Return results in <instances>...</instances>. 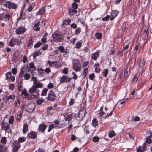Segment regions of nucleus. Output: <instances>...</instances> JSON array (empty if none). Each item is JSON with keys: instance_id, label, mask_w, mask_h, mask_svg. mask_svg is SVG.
Instances as JSON below:
<instances>
[{"instance_id": "nucleus-1", "label": "nucleus", "mask_w": 152, "mask_h": 152, "mask_svg": "<svg viewBox=\"0 0 152 152\" xmlns=\"http://www.w3.org/2000/svg\"><path fill=\"white\" fill-rule=\"evenodd\" d=\"M86 113L87 112L85 108L83 107L78 112L77 116L76 117V115H74V118L76 117V120L80 122L83 120Z\"/></svg>"}, {"instance_id": "nucleus-2", "label": "nucleus", "mask_w": 152, "mask_h": 152, "mask_svg": "<svg viewBox=\"0 0 152 152\" xmlns=\"http://www.w3.org/2000/svg\"><path fill=\"white\" fill-rule=\"evenodd\" d=\"M53 40H51V42H52L54 41L56 42H59L62 41L63 40V38L61 34H58L56 33H53L52 34Z\"/></svg>"}, {"instance_id": "nucleus-3", "label": "nucleus", "mask_w": 152, "mask_h": 152, "mask_svg": "<svg viewBox=\"0 0 152 152\" xmlns=\"http://www.w3.org/2000/svg\"><path fill=\"white\" fill-rule=\"evenodd\" d=\"M19 3V2L18 4H15L11 2L10 1H8L6 2L5 3L3 4V5L5 7L8 8L10 10L11 8L15 10L16 9Z\"/></svg>"}, {"instance_id": "nucleus-4", "label": "nucleus", "mask_w": 152, "mask_h": 152, "mask_svg": "<svg viewBox=\"0 0 152 152\" xmlns=\"http://www.w3.org/2000/svg\"><path fill=\"white\" fill-rule=\"evenodd\" d=\"M22 41L20 40L19 39L12 38L9 43V45L11 47H13L16 44L18 46H20L22 44Z\"/></svg>"}, {"instance_id": "nucleus-5", "label": "nucleus", "mask_w": 152, "mask_h": 152, "mask_svg": "<svg viewBox=\"0 0 152 152\" xmlns=\"http://www.w3.org/2000/svg\"><path fill=\"white\" fill-rule=\"evenodd\" d=\"M26 29L23 26L18 27L16 28L15 31V33L17 35L22 34L24 33L26 31Z\"/></svg>"}, {"instance_id": "nucleus-6", "label": "nucleus", "mask_w": 152, "mask_h": 152, "mask_svg": "<svg viewBox=\"0 0 152 152\" xmlns=\"http://www.w3.org/2000/svg\"><path fill=\"white\" fill-rule=\"evenodd\" d=\"M35 108V106L34 103L29 104L26 107L27 112L30 113L33 112Z\"/></svg>"}, {"instance_id": "nucleus-7", "label": "nucleus", "mask_w": 152, "mask_h": 152, "mask_svg": "<svg viewBox=\"0 0 152 152\" xmlns=\"http://www.w3.org/2000/svg\"><path fill=\"white\" fill-rule=\"evenodd\" d=\"M71 78L69 77L67 75H63L61 77L60 80V83L69 82L71 81Z\"/></svg>"}, {"instance_id": "nucleus-8", "label": "nucleus", "mask_w": 152, "mask_h": 152, "mask_svg": "<svg viewBox=\"0 0 152 152\" xmlns=\"http://www.w3.org/2000/svg\"><path fill=\"white\" fill-rule=\"evenodd\" d=\"M39 91H40L39 89H36L33 86L30 88L28 90L29 93L32 94H34L35 93L38 95L39 93Z\"/></svg>"}, {"instance_id": "nucleus-9", "label": "nucleus", "mask_w": 152, "mask_h": 152, "mask_svg": "<svg viewBox=\"0 0 152 152\" xmlns=\"http://www.w3.org/2000/svg\"><path fill=\"white\" fill-rule=\"evenodd\" d=\"M73 68L76 72L79 71L81 69V65L79 62H76L74 63Z\"/></svg>"}, {"instance_id": "nucleus-10", "label": "nucleus", "mask_w": 152, "mask_h": 152, "mask_svg": "<svg viewBox=\"0 0 152 152\" xmlns=\"http://www.w3.org/2000/svg\"><path fill=\"white\" fill-rule=\"evenodd\" d=\"M15 99V96L14 95H7L5 96V98H3V100L5 103H7L10 100H14Z\"/></svg>"}, {"instance_id": "nucleus-11", "label": "nucleus", "mask_w": 152, "mask_h": 152, "mask_svg": "<svg viewBox=\"0 0 152 152\" xmlns=\"http://www.w3.org/2000/svg\"><path fill=\"white\" fill-rule=\"evenodd\" d=\"M33 84V86L36 89L42 88L43 86L42 83L39 81H37V79H36V80H35L34 81Z\"/></svg>"}, {"instance_id": "nucleus-12", "label": "nucleus", "mask_w": 152, "mask_h": 152, "mask_svg": "<svg viewBox=\"0 0 152 152\" xmlns=\"http://www.w3.org/2000/svg\"><path fill=\"white\" fill-rule=\"evenodd\" d=\"M119 12L115 10L112 11L111 13V17L110 18V20H113L118 15Z\"/></svg>"}, {"instance_id": "nucleus-13", "label": "nucleus", "mask_w": 152, "mask_h": 152, "mask_svg": "<svg viewBox=\"0 0 152 152\" xmlns=\"http://www.w3.org/2000/svg\"><path fill=\"white\" fill-rule=\"evenodd\" d=\"M1 128L2 129L4 130H7L9 129L10 126L7 123H4V121H2L1 122Z\"/></svg>"}, {"instance_id": "nucleus-14", "label": "nucleus", "mask_w": 152, "mask_h": 152, "mask_svg": "<svg viewBox=\"0 0 152 152\" xmlns=\"http://www.w3.org/2000/svg\"><path fill=\"white\" fill-rule=\"evenodd\" d=\"M47 128V126L44 124H41L39 126L38 130L40 132H44Z\"/></svg>"}, {"instance_id": "nucleus-15", "label": "nucleus", "mask_w": 152, "mask_h": 152, "mask_svg": "<svg viewBox=\"0 0 152 152\" xmlns=\"http://www.w3.org/2000/svg\"><path fill=\"white\" fill-rule=\"evenodd\" d=\"M99 52L97 51L91 54V58L94 60L96 61L97 60L98 57L99 56Z\"/></svg>"}, {"instance_id": "nucleus-16", "label": "nucleus", "mask_w": 152, "mask_h": 152, "mask_svg": "<svg viewBox=\"0 0 152 152\" xmlns=\"http://www.w3.org/2000/svg\"><path fill=\"white\" fill-rule=\"evenodd\" d=\"M28 136L30 138L34 139L37 137V136L35 132L32 131L28 134Z\"/></svg>"}, {"instance_id": "nucleus-17", "label": "nucleus", "mask_w": 152, "mask_h": 152, "mask_svg": "<svg viewBox=\"0 0 152 152\" xmlns=\"http://www.w3.org/2000/svg\"><path fill=\"white\" fill-rule=\"evenodd\" d=\"M40 25V22L39 21L35 24L34 26V30L36 31H39L40 29V28L39 27Z\"/></svg>"}, {"instance_id": "nucleus-18", "label": "nucleus", "mask_w": 152, "mask_h": 152, "mask_svg": "<svg viewBox=\"0 0 152 152\" xmlns=\"http://www.w3.org/2000/svg\"><path fill=\"white\" fill-rule=\"evenodd\" d=\"M146 63V60L145 58H143L139 62V67L140 68H142L144 66L145 64Z\"/></svg>"}, {"instance_id": "nucleus-19", "label": "nucleus", "mask_w": 152, "mask_h": 152, "mask_svg": "<svg viewBox=\"0 0 152 152\" xmlns=\"http://www.w3.org/2000/svg\"><path fill=\"white\" fill-rule=\"evenodd\" d=\"M8 148L3 145H0V152H7Z\"/></svg>"}, {"instance_id": "nucleus-20", "label": "nucleus", "mask_w": 152, "mask_h": 152, "mask_svg": "<svg viewBox=\"0 0 152 152\" xmlns=\"http://www.w3.org/2000/svg\"><path fill=\"white\" fill-rule=\"evenodd\" d=\"M17 145L15 146L13 148V151L14 152H17L18 149L20 147V144L19 142L16 143Z\"/></svg>"}, {"instance_id": "nucleus-21", "label": "nucleus", "mask_w": 152, "mask_h": 152, "mask_svg": "<svg viewBox=\"0 0 152 152\" xmlns=\"http://www.w3.org/2000/svg\"><path fill=\"white\" fill-rule=\"evenodd\" d=\"M53 122L54 123V124L55 125V128H60L61 127L62 125L60 123L58 120H55Z\"/></svg>"}, {"instance_id": "nucleus-22", "label": "nucleus", "mask_w": 152, "mask_h": 152, "mask_svg": "<svg viewBox=\"0 0 152 152\" xmlns=\"http://www.w3.org/2000/svg\"><path fill=\"white\" fill-rule=\"evenodd\" d=\"M35 6V5L33 3L30 4L28 8L26 10V12H31L33 10V9Z\"/></svg>"}, {"instance_id": "nucleus-23", "label": "nucleus", "mask_w": 152, "mask_h": 152, "mask_svg": "<svg viewBox=\"0 0 152 152\" xmlns=\"http://www.w3.org/2000/svg\"><path fill=\"white\" fill-rule=\"evenodd\" d=\"M27 47L29 49L31 48H32L33 45V42L32 38L29 40L27 42Z\"/></svg>"}, {"instance_id": "nucleus-24", "label": "nucleus", "mask_w": 152, "mask_h": 152, "mask_svg": "<svg viewBox=\"0 0 152 152\" xmlns=\"http://www.w3.org/2000/svg\"><path fill=\"white\" fill-rule=\"evenodd\" d=\"M47 99L49 101H53L56 99V95H48Z\"/></svg>"}, {"instance_id": "nucleus-25", "label": "nucleus", "mask_w": 152, "mask_h": 152, "mask_svg": "<svg viewBox=\"0 0 152 152\" xmlns=\"http://www.w3.org/2000/svg\"><path fill=\"white\" fill-rule=\"evenodd\" d=\"M45 12V7H42L37 13V15H41L44 14Z\"/></svg>"}, {"instance_id": "nucleus-26", "label": "nucleus", "mask_w": 152, "mask_h": 152, "mask_svg": "<svg viewBox=\"0 0 152 152\" xmlns=\"http://www.w3.org/2000/svg\"><path fill=\"white\" fill-rule=\"evenodd\" d=\"M48 36V33L46 32L43 35V38L41 39L42 42L45 44L47 42V37Z\"/></svg>"}, {"instance_id": "nucleus-27", "label": "nucleus", "mask_w": 152, "mask_h": 152, "mask_svg": "<svg viewBox=\"0 0 152 152\" xmlns=\"http://www.w3.org/2000/svg\"><path fill=\"white\" fill-rule=\"evenodd\" d=\"M72 118V114L71 113L67 115L65 118V121H66L69 122Z\"/></svg>"}, {"instance_id": "nucleus-28", "label": "nucleus", "mask_w": 152, "mask_h": 152, "mask_svg": "<svg viewBox=\"0 0 152 152\" xmlns=\"http://www.w3.org/2000/svg\"><path fill=\"white\" fill-rule=\"evenodd\" d=\"M41 50L40 49L34 52L32 54V56L34 58H35L37 56L41 54V53H40Z\"/></svg>"}, {"instance_id": "nucleus-29", "label": "nucleus", "mask_w": 152, "mask_h": 152, "mask_svg": "<svg viewBox=\"0 0 152 152\" xmlns=\"http://www.w3.org/2000/svg\"><path fill=\"white\" fill-rule=\"evenodd\" d=\"M71 20L69 18L65 19L63 21V23L62 25V26H63V25H68L69 24H70V23L71 22Z\"/></svg>"}, {"instance_id": "nucleus-30", "label": "nucleus", "mask_w": 152, "mask_h": 152, "mask_svg": "<svg viewBox=\"0 0 152 152\" xmlns=\"http://www.w3.org/2000/svg\"><path fill=\"white\" fill-rule=\"evenodd\" d=\"M98 121L95 118H94L92 120V124L93 126L95 127L98 125Z\"/></svg>"}, {"instance_id": "nucleus-31", "label": "nucleus", "mask_w": 152, "mask_h": 152, "mask_svg": "<svg viewBox=\"0 0 152 152\" xmlns=\"http://www.w3.org/2000/svg\"><path fill=\"white\" fill-rule=\"evenodd\" d=\"M26 138L23 137H20L18 139V141H16L15 142L17 143V142H22L25 141L26 140Z\"/></svg>"}, {"instance_id": "nucleus-32", "label": "nucleus", "mask_w": 152, "mask_h": 152, "mask_svg": "<svg viewBox=\"0 0 152 152\" xmlns=\"http://www.w3.org/2000/svg\"><path fill=\"white\" fill-rule=\"evenodd\" d=\"M28 125L27 124H24L23 126V132L24 134L26 133L28 130Z\"/></svg>"}, {"instance_id": "nucleus-33", "label": "nucleus", "mask_w": 152, "mask_h": 152, "mask_svg": "<svg viewBox=\"0 0 152 152\" xmlns=\"http://www.w3.org/2000/svg\"><path fill=\"white\" fill-rule=\"evenodd\" d=\"M55 63L54 64V67L57 68H59L62 66L61 64L58 61H54Z\"/></svg>"}, {"instance_id": "nucleus-34", "label": "nucleus", "mask_w": 152, "mask_h": 152, "mask_svg": "<svg viewBox=\"0 0 152 152\" xmlns=\"http://www.w3.org/2000/svg\"><path fill=\"white\" fill-rule=\"evenodd\" d=\"M55 62L54 61H50L48 60L47 61V64L49 65V66L51 68L54 67V65Z\"/></svg>"}, {"instance_id": "nucleus-35", "label": "nucleus", "mask_w": 152, "mask_h": 152, "mask_svg": "<svg viewBox=\"0 0 152 152\" xmlns=\"http://www.w3.org/2000/svg\"><path fill=\"white\" fill-rule=\"evenodd\" d=\"M94 36L96 37V39H100L102 38V34L100 33L97 32L95 34Z\"/></svg>"}, {"instance_id": "nucleus-36", "label": "nucleus", "mask_w": 152, "mask_h": 152, "mask_svg": "<svg viewBox=\"0 0 152 152\" xmlns=\"http://www.w3.org/2000/svg\"><path fill=\"white\" fill-rule=\"evenodd\" d=\"M138 77L137 76V75L136 74L134 76V77L132 79V83H136L137 80H138Z\"/></svg>"}, {"instance_id": "nucleus-37", "label": "nucleus", "mask_w": 152, "mask_h": 152, "mask_svg": "<svg viewBox=\"0 0 152 152\" xmlns=\"http://www.w3.org/2000/svg\"><path fill=\"white\" fill-rule=\"evenodd\" d=\"M88 72V69L86 68L83 69V78H85Z\"/></svg>"}, {"instance_id": "nucleus-38", "label": "nucleus", "mask_w": 152, "mask_h": 152, "mask_svg": "<svg viewBox=\"0 0 152 152\" xmlns=\"http://www.w3.org/2000/svg\"><path fill=\"white\" fill-rule=\"evenodd\" d=\"M115 135V133L114 131L112 130L110 131L108 133V136L110 138H112Z\"/></svg>"}, {"instance_id": "nucleus-39", "label": "nucleus", "mask_w": 152, "mask_h": 152, "mask_svg": "<svg viewBox=\"0 0 152 152\" xmlns=\"http://www.w3.org/2000/svg\"><path fill=\"white\" fill-rule=\"evenodd\" d=\"M20 105V100L17 98V99L15 101V107L18 108Z\"/></svg>"}, {"instance_id": "nucleus-40", "label": "nucleus", "mask_w": 152, "mask_h": 152, "mask_svg": "<svg viewBox=\"0 0 152 152\" xmlns=\"http://www.w3.org/2000/svg\"><path fill=\"white\" fill-rule=\"evenodd\" d=\"M10 18V15L7 13L5 14L4 16V18L5 21H9Z\"/></svg>"}, {"instance_id": "nucleus-41", "label": "nucleus", "mask_w": 152, "mask_h": 152, "mask_svg": "<svg viewBox=\"0 0 152 152\" xmlns=\"http://www.w3.org/2000/svg\"><path fill=\"white\" fill-rule=\"evenodd\" d=\"M44 99H38L36 101V103L37 105L41 104L44 102Z\"/></svg>"}, {"instance_id": "nucleus-42", "label": "nucleus", "mask_w": 152, "mask_h": 152, "mask_svg": "<svg viewBox=\"0 0 152 152\" xmlns=\"http://www.w3.org/2000/svg\"><path fill=\"white\" fill-rule=\"evenodd\" d=\"M129 75V73H128L127 69H125L124 71V76L126 80L128 79Z\"/></svg>"}, {"instance_id": "nucleus-43", "label": "nucleus", "mask_w": 152, "mask_h": 152, "mask_svg": "<svg viewBox=\"0 0 152 152\" xmlns=\"http://www.w3.org/2000/svg\"><path fill=\"white\" fill-rule=\"evenodd\" d=\"M108 70L107 69H104L103 70V75L104 77H106L108 74Z\"/></svg>"}, {"instance_id": "nucleus-44", "label": "nucleus", "mask_w": 152, "mask_h": 152, "mask_svg": "<svg viewBox=\"0 0 152 152\" xmlns=\"http://www.w3.org/2000/svg\"><path fill=\"white\" fill-rule=\"evenodd\" d=\"M6 79L7 80V81L9 80V79L12 76V74L10 72H8L6 74Z\"/></svg>"}, {"instance_id": "nucleus-45", "label": "nucleus", "mask_w": 152, "mask_h": 152, "mask_svg": "<svg viewBox=\"0 0 152 152\" xmlns=\"http://www.w3.org/2000/svg\"><path fill=\"white\" fill-rule=\"evenodd\" d=\"M1 142L4 145L6 144L7 142L6 138L5 137H2L1 140Z\"/></svg>"}, {"instance_id": "nucleus-46", "label": "nucleus", "mask_w": 152, "mask_h": 152, "mask_svg": "<svg viewBox=\"0 0 152 152\" xmlns=\"http://www.w3.org/2000/svg\"><path fill=\"white\" fill-rule=\"evenodd\" d=\"M42 45V42L39 41L36 43L34 45V48H36L40 47Z\"/></svg>"}, {"instance_id": "nucleus-47", "label": "nucleus", "mask_w": 152, "mask_h": 152, "mask_svg": "<svg viewBox=\"0 0 152 152\" xmlns=\"http://www.w3.org/2000/svg\"><path fill=\"white\" fill-rule=\"evenodd\" d=\"M48 91V89L47 88H44L41 94L42 96H45L47 94V92Z\"/></svg>"}, {"instance_id": "nucleus-48", "label": "nucleus", "mask_w": 152, "mask_h": 152, "mask_svg": "<svg viewBox=\"0 0 152 152\" xmlns=\"http://www.w3.org/2000/svg\"><path fill=\"white\" fill-rule=\"evenodd\" d=\"M37 95H35V94L29 95L28 96H27V98L29 100H30L33 98H35Z\"/></svg>"}, {"instance_id": "nucleus-49", "label": "nucleus", "mask_w": 152, "mask_h": 152, "mask_svg": "<svg viewBox=\"0 0 152 152\" xmlns=\"http://www.w3.org/2000/svg\"><path fill=\"white\" fill-rule=\"evenodd\" d=\"M72 7L73 9L76 10L78 8V4L76 2H74L72 4Z\"/></svg>"}, {"instance_id": "nucleus-50", "label": "nucleus", "mask_w": 152, "mask_h": 152, "mask_svg": "<svg viewBox=\"0 0 152 152\" xmlns=\"http://www.w3.org/2000/svg\"><path fill=\"white\" fill-rule=\"evenodd\" d=\"M146 141L147 143H151L152 142V140L150 136H148L146 138Z\"/></svg>"}, {"instance_id": "nucleus-51", "label": "nucleus", "mask_w": 152, "mask_h": 152, "mask_svg": "<svg viewBox=\"0 0 152 152\" xmlns=\"http://www.w3.org/2000/svg\"><path fill=\"white\" fill-rule=\"evenodd\" d=\"M55 128V126L54 124H51L48 127V132H50L54 128Z\"/></svg>"}, {"instance_id": "nucleus-52", "label": "nucleus", "mask_w": 152, "mask_h": 152, "mask_svg": "<svg viewBox=\"0 0 152 152\" xmlns=\"http://www.w3.org/2000/svg\"><path fill=\"white\" fill-rule=\"evenodd\" d=\"M81 28L80 27H78L75 31V34L76 35H78L81 32Z\"/></svg>"}, {"instance_id": "nucleus-53", "label": "nucleus", "mask_w": 152, "mask_h": 152, "mask_svg": "<svg viewBox=\"0 0 152 152\" xmlns=\"http://www.w3.org/2000/svg\"><path fill=\"white\" fill-rule=\"evenodd\" d=\"M57 49L61 53H63L64 52V48L63 46H60L57 48Z\"/></svg>"}, {"instance_id": "nucleus-54", "label": "nucleus", "mask_w": 152, "mask_h": 152, "mask_svg": "<svg viewBox=\"0 0 152 152\" xmlns=\"http://www.w3.org/2000/svg\"><path fill=\"white\" fill-rule=\"evenodd\" d=\"M144 35L145 36H147V37H148V29L147 28H145L144 29Z\"/></svg>"}, {"instance_id": "nucleus-55", "label": "nucleus", "mask_w": 152, "mask_h": 152, "mask_svg": "<svg viewBox=\"0 0 152 152\" xmlns=\"http://www.w3.org/2000/svg\"><path fill=\"white\" fill-rule=\"evenodd\" d=\"M81 47V43L79 42H77L75 45V48H76L80 49Z\"/></svg>"}, {"instance_id": "nucleus-56", "label": "nucleus", "mask_w": 152, "mask_h": 152, "mask_svg": "<svg viewBox=\"0 0 152 152\" xmlns=\"http://www.w3.org/2000/svg\"><path fill=\"white\" fill-rule=\"evenodd\" d=\"M29 68L31 69H35L36 67L35 66L33 62H31L29 64Z\"/></svg>"}, {"instance_id": "nucleus-57", "label": "nucleus", "mask_w": 152, "mask_h": 152, "mask_svg": "<svg viewBox=\"0 0 152 152\" xmlns=\"http://www.w3.org/2000/svg\"><path fill=\"white\" fill-rule=\"evenodd\" d=\"M14 117L13 116H11L9 119V123L10 124H12L14 122Z\"/></svg>"}, {"instance_id": "nucleus-58", "label": "nucleus", "mask_w": 152, "mask_h": 152, "mask_svg": "<svg viewBox=\"0 0 152 152\" xmlns=\"http://www.w3.org/2000/svg\"><path fill=\"white\" fill-rule=\"evenodd\" d=\"M110 17V16L109 15H107L105 17L102 18V20L103 21H107L109 20Z\"/></svg>"}, {"instance_id": "nucleus-59", "label": "nucleus", "mask_w": 152, "mask_h": 152, "mask_svg": "<svg viewBox=\"0 0 152 152\" xmlns=\"http://www.w3.org/2000/svg\"><path fill=\"white\" fill-rule=\"evenodd\" d=\"M23 76L25 80H28L30 77V75L29 73H26Z\"/></svg>"}, {"instance_id": "nucleus-60", "label": "nucleus", "mask_w": 152, "mask_h": 152, "mask_svg": "<svg viewBox=\"0 0 152 152\" xmlns=\"http://www.w3.org/2000/svg\"><path fill=\"white\" fill-rule=\"evenodd\" d=\"M23 68H22L21 69L20 73L19 75V76L20 77H23L22 75L24 73V71L23 70Z\"/></svg>"}, {"instance_id": "nucleus-61", "label": "nucleus", "mask_w": 152, "mask_h": 152, "mask_svg": "<svg viewBox=\"0 0 152 152\" xmlns=\"http://www.w3.org/2000/svg\"><path fill=\"white\" fill-rule=\"evenodd\" d=\"M99 140V138L96 136L94 137L93 138L92 140L94 142H98Z\"/></svg>"}, {"instance_id": "nucleus-62", "label": "nucleus", "mask_w": 152, "mask_h": 152, "mask_svg": "<svg viewBox=\"0 0 152 152\" xmlns=\"http://www.w3.org/2000/svg\"><path fill=\"white\" fill-rule=\"evenodd\" d=\"M95 77V75L94 73H92L90 74L89 75V78L91 80H93Z\"/></svg>"}, {"instance_id": "nucleus-63", "label": "nucleus", "mask_w": 152, "mask_h": 152, "mask_svg": "<svg viewBox=\"0 0 152 152\" xmlns=\"http://www.w3.org/2000/svg\"><path fill=\"white\" fill-rule=\"evenodd\" d=\"M141 148H142V150L145 151L146 150V144L145 142L141 146Z\"/></svg>"}, {"instance_id": "nucleus-64", "label": "nucleus", "mask_w": 152, "mask_h": 152, "mask_svg": "<svg viewBox=\"0 0 152 152\" xmlns=\"http://www.w3.org/2000/svg\"><path fill=\"white\" fill-rule=\"evenodd\" d=\"M137 152H144V151L141 149V147L140 146H138L137 150Z\"/></svg>"}]
</instances>
